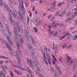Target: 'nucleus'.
Returning <instances> with one entry per match:
<instances>
[{"mask_svg":"<svg viewBox=\"0 0 77 77\" xmlns=\"http://www.w3.org/2000/svg\"><path fill=\"white\" fill-rule=\"evenodd\" d=\"M51 71L54 73V72H56L54 70V68L51 67Z\"/></svg>","mask_w":77,"mask_h":77,"instance_id":"nucleus-22","label":"nucleus"},{"mask_svg":"<svg viewBox=\"0 0 77 77\" xmlns=\"http://www.w3.org/2000/svg\"><path fill=\"white\" fill-rule=\"evenodd\" d=\"M43 56L44 58H43V60L45 62V63H46V65H48V62L47 60V58L45 56V53L43 54Z\"/></svg>","mask_w":77,"mask_h":77,"instance_id":"nucleus-6","label":"nucleus"},{"mask_svg":"<svg viewBox=\"0 0 77 77\" xmlns=\"http://www.w3.org/2000/svg\"><path fill=\"white\" fill-rule=\"evenodd\" d=\"M52 63H53V64H54V65H55L56 64V62L55 61H54L52 62Z\"/></svg>","mask_w":77,"mask_h":77,"instance_id":"nucleus-55","label":"nucleus"},{"mask_svg":"<svg viewBox=\"0 0 77 77\" xmlns=\"http://www.w3.org/2000/svg\"><path fill=\"white\" fill-rule=\"evenodd\" d=\"M27 64L28 66H29L30 67L33 68V69H34V66H35L36 69L37 70H38V69H39V67H38V65H37V64H36L35 65H34L33 63L30 60H27Z\"/></svg>","mask_w":77,"mask_h":77,"instance_id":"nucleus-2","label":"nucleus"},{"mask_svg":"<svg viewBox=\"0 0 77 77\" xmlns=\"http://www.w3.org/2000/svg\"><path fill=\"white\" fill-rule=\"evenodd\" d=\"M14 72L16 73L17 74H21L20 71L17 70H14Z\"/></svg>","mask_w":77,"mask_h":77,"instance_id":"nucleus-18","label":"nucleus"},{"mask_svg":"<svg viewBox=\"0 0 77 77\" xmlns=\"http://www.w3.org/2000/svg\"><path fill=\"white\" fill-rule=\"evenodd\" d=\"M48 28H50H50H51V25H49V26H48Z\"/></svg>","mask_w":77,"mask_h":77,"instance_id":"nucleus-62","label":"nucleus"},{"mask_svg":"<svg viewBox=\"0 0 77 77\" xmlns=\"http://www.w3.org/2000/svg\"><path fill=\"white\" fill-rule=\"evenodd\" d=\"M28 72L30 74H32V71H31V70H30V71Z\"/></svg>","mask_w":77,"mask_h":77,"instance_id":"nucleus-36","label":"nucleus"},{"mask_svg":"<svg viewBox=\"0 0 77 77\" xmlns=\"http://www.w3.org/2000/svg\"><path fill=\"white\" fill-rule=\"evenodd\" d=\"M27 19H28V23H29V21H30V19H29V17H28Z\"/></svg>","mask_w":77,"mask_h":77,"instance_id":"nucleus-45","label":"nucleus"},{"mask_svg":"<svg viewBox=\"0 0 77 77\" xmlns=\"http://www.w3.org/2000/svg\"><path fill=\"white\" fill-rule=\"evenodd\" d=\"M46 56H47V59H48V62L50 65L51 64V62H50V56H49V55L48 54H46Z\"/></svg>","mask_w":77,"mask_h":77,"instance_id":"nucleus-11","label":"nucleus"},{"mask_svg":"<svg viewBox=\"0 0 77 77\" xmlns=\"http://www.w3.org/2000/svg\"><path fill=\"white\" fill-rule=\"evenodd\" d=\"M30 39L32 41V43H33V44H36V42H35V40H34V38L32 36V35H30Z\"/></svg>","mask_w":77,"mask_h":77,"instance_id":"nucleus-10","label":"nucleus"},{"mask_svg":"<svg viewBox=\"0 0 77 77\" xmlns=\"http://www.w3.org/2000/svg\"><path fill=\"white\" fill-rule=\"evenodd\" d=\"M63 23H61V24L60 25V27H61V26H63Z\"/></svg>","mask_w":77,"mask_h":77,"instance_id":"nucleus-61","label":"nucleus"},{"mask_svg":"<svg viewBox=\"0 0 77 77\" xmlns=\"http://www.w3.org/2000/svg\"><path fill=\"white\" fill-rule=\"evenodd\" d=\"M3 26V25H2V23H1V22L0 21V26L2 27V26Z\"/></svg>","mask_w":77,"mask_h":77,"instance_id":"nucleus-43","label":"nucleus"},{"mask_svg":"<svg viewBox=\"0 0 77 77\" xmlns=\"http://www.w3.org/2000/svg\"><path fill=\"white\" fill-rule=\"evenodd\" d=\"M52 9V8H49L48 9V10H49V11H51Z\"/></svg>","mask_w":77,"mask_h":77,"instance_id":"nucleus-47","label":"nucleus"},{"mask_svg":"<svg viewBox=\"0 0 77 77\" xmlns=\"http://www.w3.org/2000/svg\"><path fill=\"white\" fill-rule=\"evenodd\" d=\"M4 68H5V69H8V67H7V66H6V65H5V66H4Z\"/></svg>","mask_w":77,"mask_h":77,"instance_id":"nucleus-51","label":"nucleus"},{"mask_svg":"<svg viewBox=\"0 0 77 77\" xmlns=\"http://www.w3.org/2000/svg\"><path fill=\"white\" fill-rule=\"evenodd\" d=\"M19 39H20V43L21 44H23V37L21 35H19Z\"/></svg>","mask_w":77,"mask_h":77,"instance_id":"nucleus-7","label":"nucleus"},{"mask_svg":"<svg viewBox=\"0 0 77 77\" xmlns=\"http://www.w3.org/2000/svg\"><path fill=\"white\" fill-rule=\"evenodd\" d=\"M18 14L19 15V16L20 17V19L22 20H23V17H22V13L21 11L18 12Z\"/></svg>","mask_w":77,"mask_h":77,"instance_id":"nucleus-13","label":"nucleus"},{"mask_svg":"<svg viewBox=\"0 0 77 77\" xmlns=\"http://www.w3.org/2000/svg\"><path fill=\"white\" fill-rule=\"evenodd\" d=\"M8 48L10 50V51H12V49L11 48V47H8Z\"/></svg>","mask_w":77,"mask_h":77,"instance_id":"nucleus-48","label":"nucleus"},{"mask_svg":"<svg viewBox=\"0 0 77 77\" xmlns=\"http://www.w3.org/2000/svg\"><path fill=\"white\" fill-rule=\"evenodd\" d=\"M3 63V61H0V64H2V63Z\"/></svg>","mask_w":77,"mask_h":77,"instance_id":"nucleus-59","label":"nucleus"},{"mask_svg":"<svg viewBox=\"0 0 77 77\" xmlns=\"http://www.w3.org/2000/svg\"><path fill=\"white\" fill-rule=\"evenodd\" d=\"M72 45H69V46H68L67 48H69L71 47V46H72Z\"/></svg>","mask_w":77,"mask_h":77,"instance_id":"nucleus-58","label":"nucleus"},{"mask_svg":"<svg viewBox=\"0 0 77 77\" xmlns=\"http://www.w3.org/2000/svg\"><path fill=\"white\" fill-rule=\"evenodd\" d=\"M55 67H56V69H57V70H58V71H59L60 70V69L59 68L57 67L56 65L55 66Z\"/></svg>","mask_w":77,"mask_h":77,"instance_id":"nucleus-35","label":"nucleus"},{"mask_svg":"<svg viewBox=\"0 0 77 77\" xmlns=\"http://www.w3.org/2000/svg\"><path fill=\"white\" fill-rule=\"evenodd\" d=\"M38 24L40 25H42V24H43V22L42 21H41V20H40L39 22L38 23Z\"/></svg>","mask_w":77,"mask_h":77,"instance_id":"nucleus-24","label":"nucleus"},{"mask_svg":"<svg viewBox=\"0 0 77 77\" xmlns=\"http://www.w3.org/2000/svg\"><path fill=\"white\" fill-rule=\"evenodd\" d=\"M12 15H13L12 14V11H11V10H10V11L9 14V18L12 17Z\"/></svg>","mask_w":77,"mask_h":77,"instance_id":"nucleus-16","label":"nucleus"},{"mask_svg":"<svg viewBox=\"0 0 77 77\" xmlns=\"http://www.w3.org/2000/svg\"><path fill=\"white\" fill-rule=\"evenodd\" d=\"M3 4V1H2V0H0V5L1 6H2V5Z\"/></svg>","mask_w":77,"mask_h":77,"instance_id":"nucleus-26","label":"nucleus"},{"mask_svg":"<svg viewBox=\"0 0 77 77\" xmlns=\"http://www.w3.org/2000/svg\"><path fill=\"white\" fill-rule=\"evenodd\" d=\"M45 47H46V46L45 47L44 50L46 52L47 51H48V50H47L48 48H45Z\"/></svg>","mask_w":77,"mask_h":77,"instance_id":"nucleus-38","label":"nucleus"},{"mask_svg":"<svg viewBox=\"0 0 77 77\" xmlns=\"http://www.w3.org/2000/svg\"><path fill=\"white\" fill-rule=\"evenodd\" d=\"M62 5V4H59L58 5V6H61V5Z\"/></svg>","mask_w":77,"mask_h":77,"instance_id":"nucleus-56","label":"nucleus"},{"mask_svg":"<svg viewBox=\"0 0 77 77\" xmlns=\"http://www.w3.org/2000/svg\"><path fill=\"white\" fill-rule=\"evenodd\" d=\"M53 32H54V31H52L51 33H50V35H51L53 33Z\"/></svg>","mask_w":77,"mask_h":77,"instance_id":"nucleus-44","label":"nucleus"},{"mask_svg":"<svg viewBox=\"0 0 77 77\" xmlns=\"http://www.w3.org/2000/svg\"><path fill=\"white\" fill-rule=\"evenodd\" d=\"M24 32L25 34V36H26V39H29V31H28V30H25L24 31Z\"/></svg>","mask_w":77,"mask_h":77,"instance_id":"nucleus-5","label":"nucleus"},{"mask_svg":"<svg viewBox=\"0 0 77 77\" xmlns=\"http://www.w3.org/2000/svg\"><path fill=\"white\" fill-rule=\"evenodd\" d=\"M73 39L74 40H76L77 39V35H75V36L73 37Z\"/></svg>","mask_w":77,"mask_h":77,"instance_id":"nucleus-27","label":"nucleus"},{"mask_svg":"<svg viewBox=\"0 0 77 77\" xmlns=\"http://www.w3.org/2000/svg\"><path fill=\"white\" fill-rule=\"evenodd\" d=\"M54 17H53L51 19V21H53V20H54Z\"/></svg>","mask_w":77,"mask_h":77,"instance_id":"nucleus-41","label":"nucleus"},{"mask_svg":"<svg viewBox=\"0 0 77 77\" xmlns=\"http://www.w3.org/2000/svg\"><path fill=\"white\" fill-rule=\"evenodd\" d=\"M38 21V20H34L32 21V23H36V22Z\"/></svg>","mask_w":77,"mask_h":77,"instance_id":"nucleus-30","label":"nucleus"},{"mask_svg":"<svg viewBox=\"0 0 77 77\" xmlns=\"http://www.w3.org/2000/svg\"><path fill=\"white\" fill-rule=\"evenodd\" d=\"M52 56L53 59H54V58H56V57H55V56H54V55L53 54H52Z\"/></svg>","mask_w":77,"mask_h":77,"instance_id":"nucleus-54","label":"nucleus"},{"mask_svg":"<svg viewBox=\"0 0 77 77\" xmlns=\"http://www.w3.org/2000/svg\"><path fill=\"white\" fill-rule=\"evenodd\" d=\"M27 71L28 72H29V71L31 70L30 69L28 68H27Z\"/></svg>","mask_w":77,"mask_h":77,"instance_id":"nucleus-46","label":"nucleus"},{"mask_svg":"<svg viewBox=\"0 0 77 77\" xmlns=\"http://www.w3.org/2000/svg\"><path fill=\"white\" fill-rule=\"evenodd\" d=\"M52 16L51 15H50V16H49V17H48V19H50V18H51V17Z\"/></svg>","mask_w":77,"mask_h":77,"instance_id":"nucleus-42","label":"nucleus"},{"mask_svg":"<svg viewBox=\"0 0 77 77\" xmlns=\"http://www.w3.org/2000/svg\"><path fill=\"white\" fill-rule=\"evenodd\" d=\"M16 27L17 28V30H16V28L15 27H14V31L15 33V35L17 37L18 36V33H17V31L18 32H20V24L18 22H17L16 23Z\"/></svg>","mask_w":77,"mask_h":77,"instance_id":"nucleus-1","label":"nucleus"},{"mask_svg":"<svg viewBox=\"0 0 77 77\" xmlns=\"http://www.w3.org/2000/svg\"><path fill=\"white\" fill-rule=\"evenodd\" d=\"M5 26H6V29L7 30L8 32H9V27L8 25L6 24V23L5 24Z\"/></svg>","mask_w":77,"mask_h":77,"instance_id":"nucleus-17","label":"nucleus"},{"mask_svg":"<svg viewBox=\"0 0 77 77\" xmlns=\"http://www.w3.org/2000/svg\"><path fill=\"white\" fill-rule=\"evenodd\" d=\"M67 59H68V60L69 61H70V60H71V58H70V57H67Z\"/></svg>","mask_w":77,"mask_h":77,"instance_id":"nucleus-39","label":"nucleus"},{"mask_svg":"<svg viewBox=\"0 0 77 77\" xmlns=\"http://www.w3.org/2000/svg\"><path fill=\"white\" fill-rule=\"evenodd\" d=\"M16 67L17 68H19V69H20V68H21V67L20 66H16Z\"/></svg>","mask_w":77,"mask_h":77,"instance_id":"nucleus-49","label":"nucleus"},{"mask_svg":"<svg viewBox=\"0 0 77 77\" xmlns=\"http://www.w3.org/2000/svg\"><path fill=\"white\" fill-rule=\"evenodd\" d=\"M34 31H35V32H37L38 30H37V29H36V28H34Z\"/></svg>","mask_w":77,"mask_h":77,"instance_id":"nucleus-32","label":"nucleus"},{"mask_svg":"<svg viewBox=\"0 0 77 77\" xmlns=\"http://www.w3.org/2000/svg\"><path fill=\"white\" fill-rule=\"evenodd\" d=\"M4 43L6 45V47H8V48H9V47H10L9 45V44L7 43V42H6V41H5L4 42Z\"/></svg>","mask_w":77,"mask_h":77,"instance_id":"nucleus-20","label":"nucleus"},{"mask_svg":"<svg viewBox=\"0 0 77 77\" xmlns=\"http://www.w3.org/2000/svg\"><path fill=\"white\" fill-rule=\"evenodd\" d=\"M52 9H55V6L54 5H53L52 7Z\"/></svg>","mask_w":77,"mask_h":77,"instance_id":"nucleus-53","label":"nucleus"},{"mask_svg":"<svg viewBox=\"0 0 77 77\" xmlns=\"http://www.w3.org/2000/svg\"><path fill=\"white\" fill-rule=\"evenodd\" d=\"M1 41L2 43H3V42H5V41H4L3 40V39H2V38L1 39Z\"/></svg>","mask_w":77,"mask_h":77,"instance_id":"nucleus-40","label":"nucleus"},{"mask_svg":"<svg viewBox=\"0 0 77 77\" xmlns=\"http://www.w3.org/2000/svg\"><path fill=\"white\" fill-rule=\"evenodd\" d=\"M35 7H34V6L33 5V9L32 11H34V10H35Z\"/></svg>","mask_w":77,"mask_h":77,"instance_id":"nucleus-57","label":"nucleus"},{"mask_svg":"<svg viewBox=\"0 0 77 77\" xmlns=\"http://www.w3.org/2000/svg\"><path fill=\"white\" fill-rule=\"evenodd\" d=\"M75 64H74V65L73 66V69H75L76 68V67H75Z\"/></svg>","mask_w":77,"mask_h":77,"instance_id":"nucleus-37","label":"nucleus"},{"mask_svg":"<svg viewBox=\"0 0 77 77\" xmlns=\"http://www.w3.org/2000/svg\"><path fill=\"white\" fill-rule=\"evenodd\" d=\"M11 20V23L12 24V25L13 26H15V20H14V19H12Z\"/></svg>","mask_w":77,"mask_h":77,"instance_id":"nucleus-12","label":"nucleus"},{"mask_svg":"<svg viewBox=\"0 0 77 77\" xmlns=\"http://www.w3.org/2000/svg\"><path fill=\"white\" fill-rule=\"evenodd\" d=\"M7 38L10 45H12V44L13 43V42H12V41L11 40V39H10V38L8 36H7Z\"/></svg>","mask_w":77,"mask_h":77,"instance_id":"nucleus-9","label":"nucleus"},{"mask_svg":"<svg viewBox=\"0 0 77 77\" xmlns=\"http://www.w3.org/2000/svg\"><path fill=\"white\" fill-rule=\"evenodd\" d=\"M67 45L66 44H65L63 45V46L62 47V49H64L65 47H66V46Z\"/></svg>","mask_w":77,"mask_h":77,"instance_id":"nucleus-28","label":"nucleus"},{"mask_svg":"<svg viewBox=\"0 0 77 77\" xmlns=\"http://www.w3.org/2000/svg\"><path fill=\"white\" fill-rule=\"evenodd\" d=\"M0 77H6L3 73H0Z\"/></svg>","mask_w":77,"mask_h":77,"instance_id":"nucleus-25","label":"nucleus"},{"mask_svg":"<svg viewBox=\"0 0 77 77\" xmlns=\"http://www.w3.org/2000/svg\"><path fill=\"white\" fill-rule=\"evenodd\" d=\"M59 61H60V62H62V59L61 58L59 59Z\"/></svg>","mask_w":77,"mask_h":77,"instance_id":"nucleus-60","label":"nucleus"},{"mask_svg":"<svg viewBox=\"0 0 77 77\" xmlns=\"http://www.w3.org/2000/svg\"><path fill=\"white\" fill-rule=\"evenodd\" d=\"M66 11H63V13H62L61 15H62V17H63V16L65 15H66Z\"/></svg>","mask_w":77,"mask_h":77,"instance_id":"nucleus-21","label":"nucleus"},{"mask_svg":"<svg viewBox=\"0 0 77 77\" xmlns=\"http://www.w3.org/2000/svg\"><path fill=\"white\" fill-rule=\"evenodd\" d=\"M4 6L5 8L8 11H10V9L9 8V7L8 6H6V5H5V4H4Z\"/></svg>","mask_w":77,"mask_h":77,"instance_id":"nucleus-14","label":"nucleus"},{"mask_svg":"<svg viewBox=\"0 0 77 77\" xmlns=\"http://www.w3.org/2000/svg\"><path fill=\"white\" fill-rule=\"evenodd\" d=\"M67 36V35H66L64 36H63L60 39V40H62V39H63L64 38H65V37H66Z\"/></svg>","mask_w":77,"mask_h":77,"instance_id":"nucleus-23","label":"nucleus"},{"mask_svg":"<svg viewBox=\"0 0 77 77\" xmlns=\"http://www.w3.org/2000/svg\"><path fill=\"white\" fill-rule=\"evenodd\" d=\"M57 24H55L53 26V27H54V28H55V27H57V26H57Z\"/></svg>","mask_w":77,"mask_h":77,"instance_id":"nucleus-52","label":"nucleus"},{"mask_svg":"<svg viewBox=\"0 0 77 77\" xmlns=\"http://www.w3.org/2000/svg\"><path fill=\"white\" fill-rule=\"evenodd\" d=\"M32 14L31 13H30L29 14V16L30 17H32Z\"/></svg>","mask_w":77,"mask_h":77,"instance_id":"nucleus-50","label":"nucleus"},{"mask_svg":"<svg viewBox=\"0 0 77 77\" xmlns=\"http://www.w3.org/2000/svg\"><path fill=\"white\" fill-rule=\"evenodd\" d=\"M71 20H72V18H68L65 21V23H68V22H69V21H71Z\"/></svg>","mask_w":77,"mask_h":77,"instance_id":"nucleus-19","label":"nucleus"},{"mask_svg":"<svg viewBox=\"0 0 77 77\" xmlns=\"http://www.w3.org/2000/svg\"><path fill=\"white\" fill-rule=\"evenodd\" d=\"M77 12H75V14H74V15H75L74 16H75L76 15H77Z\"/></svg>","mask_w":77,"mask_h":77,"instance_id":"nucleus-63","label":"nucleus"},{"mask_svg":"<svg viewBox=\"0 0 77 77\" xmlns=\"http://www.w3.org/2000/svg\"><path fill=\"white\" fill-rule=\"evenodd\" d=\"M17 58L18 60L19 63H21V60L20 59V56H19V55H17Z\"/></svg>","mask_w":77,"mask_h":77,"instance_id":"nucleus-15","label":"nucleus"},{"mask_svg":"<svg viewBox=\"0 0 77 77\" xmlns=\"http://www.w3.org/2000/svg\"><path fill=\"white\" fill-rule=\"evenodd\" d=\"M29 50H30L31 53V56L33 58V59H35L36 57H35V54L33 53V52H32V51H33V50H32V46H30L29 47Z\"/></svg>","mask_w":77,"mask_h":77,"instance_id":"nucleus-4","label":"nucleus"},{"mask_svg":"<svg viewBox=\"0 0 77 77\" xmlns=\"http://www.w3.org/2000/svg\"><path fill=\"white\" fill-rule=\"evenodd\" d=\"M58 34V33H57V32H56L55 34H54V36H56Z\"/></svg>","mask_w":77,"mask_h":77,"instance_id":"nucleus-34","label":"nucleus"},{"mask_svg":"<svg viewBox=\"0 0 77 77\" xmlns=\"http://www.w3.org/2000/svg\"><path fill=\"white\" fill-rule=\"evenodd\" d=\"M20 69H21V70H23V71H27V70H26V69L24 68H23L20 67Z\"/></svg>","mask_w":77,"mask_h":77,"instance_id":"nucleus-31","label":"nucleus"},{"mask_svg":"<svg viewBox=\"0 0 77 77\" xmlns=\"http://www.w3.org/2000/svg\"><path fill=\"white\" fill-rule=\"evenodd\" d=\"M14 40L15 41V42L16 44L17 47L18 48V50H19V51H21V48H20V45L19 43H18V39H17L16 37H15L14 38Z\"/></svg>","mask_w":77,"mask_h":77,"instance_id":"nucleus-3","label":"nucleus"},{"mask_svg":"<svg viewBox=\"0 0 77 77\" xmlns=\"http://www.w3.org/2000/svg\"><path fill=\"white\" fill-rule=\"evenodd\" d=\"M0 57L1 58H3V59H8V57H2V56H0Z\"/></svg>","mask_w":77,"mask_h":77,"instance_id":"nucleus-29","label":"nucleus"},{"mask_svg":"<svg viewBox=\"0 0 77 77\" xmlns=\"http://www.w3.org/2000/svg\"><path fill=\"white\" fill-rule=\"evenodd\" d=\"M13 15L14 18H17V10L15 9L13 10Z\"/></svg>","mask_w":77,"mask_h":77,"instance_id":"nucleus-8","label":"nucleus"},{"mask_svg":"<svg viewBox=\"0 0 77 77\" xmlns=\"http://www.w3.org/2000/svg\"><path fill=\"white\" fill-rule=\"evenodd\" d=\"M56 24H57L56 26H59L60 24L59 23H57Z\"/></svg>","mask_w":77,"mask_h":77,"instance_id":"nucleus-64","label":"nucleus"},{"mask_svg":"<svg viewBox=\"0 0 77 77\" xmlns=\"http://www.w3.org/2000/svg\"><path fill=\"white\" fill-rule=\"evenodd\" d=\"M56 2L55 1L54 2L53 4V6H56Z\"/></svg>","mask_w":77,"mask_h":77,"instance_id":"nucleus-33","label":"nucleus"}]
</instances>
